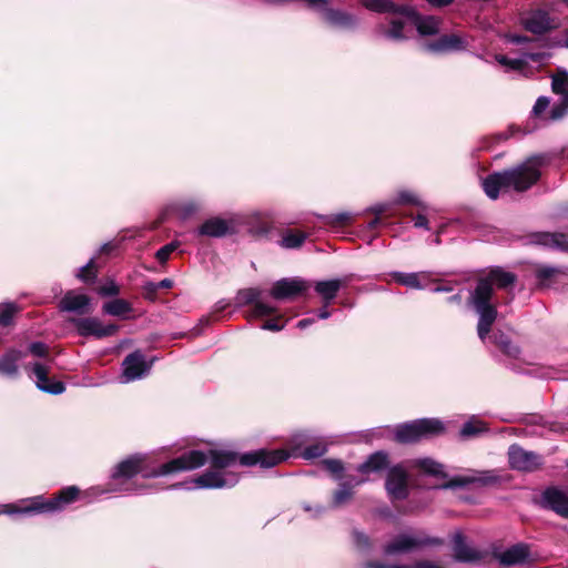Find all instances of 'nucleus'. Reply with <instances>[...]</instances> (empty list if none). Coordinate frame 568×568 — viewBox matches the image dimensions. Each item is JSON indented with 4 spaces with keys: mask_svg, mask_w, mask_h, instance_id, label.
Returning a JSON list of instances; mask_svg holds the SVG:
<instances>
[{
    "mask_svg": "<svg viewBox=\"0 0 568 568\" xmlns=\"http://www.w3.org/2000/svg\"><path fill=\"white\" fill-rule=\"evenodd\" d=\"M310 437L305 433L294 435L290 442V449H257L243 455L226 449H210L211 468L196 476L191 483H178L172 486L175 489H221L232 488L240 476L232 468L236 465L255 466L271 468L290 457H302L313 459L323 456L327 446L324 442L317 440L310 443Z\"/></svg>",
    "mask_w": 568,
    "mask_h": 568,
    "instance_id": "f257e3e1",
    "label": "nucleus"
},
{
    "mask_svg": "<svg viewBox=\"0 0 568 568\" xmlns=\"http://www.w3.org/2000/svg\"><path fill=\"white\" fill-rule=\"evenodd\" d=\"M515 281V274L501 268H494L487 276L479 278L476 287L470 292L469 303L479 316L477 333L481 342L486 341L497 318V307L493 303L495 288H507L511 286Z\"/></svg>",
    "mask_w": 568,
    "mask_h": 568,
    "instance_id": "f03ea898",
    "label": "nucleus"
},
{
    "mask_svg": "<svg viewBox=\"0 0 568 568\" xmlns=\"http://www.w3.org/2000/svg\"><path fill=\"white\" fill-rule=\"evenodd\" d=\"M365 8L377 13H394L398 17L390 20V28L385 36L393 40L406 38L404 29L407 24L416 28L422 36H433L439 31V20L433 16H420L414 8L398 6L390 0H363Z\"/></svg>",
    "mask_w": 568,
    "mask_h": 568,
    "instance_id": "7ed1b4c3",
    "label": "nucleus"
},
{
    "mask_svg": "<svg viewBox=\"0 0 568 568\" xmlns=\"http://www.w3.org/2000/svg\"><path fill=\"white\" fill-rule=\"evenodd\" d=\"M544 163V155H532L510 170L488 175L483 180V189L491 200L498 197L500 190L524 192L539 180Z\"/></svg>",
    "mask_w": 568,
    "mask_h": 568,
    "instance_id": "20e7f679",
    "label": "nucleus"
},
{
    "mask_svg": "<svg viewBox=\"0 0 568 568\" xmlns=\"http://www.w3.org/2000/svg\"><path fill=\"white\" fill-rule=\"evenodd\" d=\"M207 460L211 462L210 450L207 454L201 450H190L180 457H176L151 473H144L142 465L144 458L140 455L132 456L116 465L112 473V479H130L139 473H143V477H159L171 473L193 470L202 467Z\"/></svg>",
    "mask_w": 568,
    "mask_h": 568,
    "instance_id": "39448f33",
    "label": "nucleus"
},
{
    "mask_svg": "<svg viewBox=\"0 0 568 568\" xmlns=\"http://www.w3.org/2000/svg\"><path fill=\"white\" fill-rule=\"evenodd\" d=\"M79 489L75 486H69L59 491V494L45 500L42 496H37L27 500L28 505L18 507L16 505L1 506L0 514H30V513H54L61 510L65 505L75 500Z\"/></svg>",
    "mask_w": 568,
    "mask_h": 568,
    "instance_id": "423d86ee",
    "label": "nucleus"
},
{
    "mask_svg": "<svg viewBox=\"0 0 568 568\" xmlns=\"http://www.w3.org/2000/svg\"><path fill=\"white\" fill-rule=\"evenodd\" d=\"M444 429L443 422L437 418H420L398 425L395 428L394 437L400 444H410L423 438L439 435Z\"/></svg>",
    "mask_w": 568,
    "mask_h": 568,
    "instance_id": "0eeeda50",
    "label": "nucleus"
},
{
    "mask_svg": "<svg viewBox=\"0 0 568 568\" xmlns=\"http://www.w3.org/2000/svg\"><path fill=\"white\" fill-rule=\"evenodd\" d=\"M30 377L34 376L36 386L44 393L59 395L65 390V385L61 381L51 379L48 375L50 367L40 362L29 363L24 366Z\"/></svg>",
    "mask_w": 568,
    "mask_h": 568,
    "instance_id": "6e6552de",
    "label": "nucleus"
},
{
    "mask_svg": "<svg viewBox=\"0 0 568 568\" xmlns=\"http://www.w3.org/2000/svg\"><path fill=\"white\" fill-rule=\"evenodd\" d=\"M538 505L546 510L568 519V493L557 486L546 487L538 499Z\"/></svg>",
    "mask_w": 568,
    "mask_h": 568,
    "instance_id": "1a4fd4ad",
    "label": "nucleus"
},
{
    "mask_svg": "<svg viewBox=\"0 0 568 568\" xmlns=\"http://www.w3.org/2000/svg\"><path fill=\"white\" fill-rule=\"evenodd\" d=\"M508 463L511 469L531 473L542 465V458L540 455L514 444L508 448Z\"/></svg>",
    "mask_w": 568,
    "mask_h": 568,
    "instance_id": "9d476101",
    "label": "nucleus"
},
{
    "mask_svg": "<svg viewBox=\"0 0 568 568\" xmlns=\"http://www.w3.org/2000/svg\"><path fill=\"white\" fill-rule=\"evenodd\" d=\"M79 335L83 337L93 336L98 339L113 336L118 332V326L114 324L104 325L97 317H80L70 321Z\"/></svg>",
    "mask_w": 568,
    "mask_h": 568,
    "instance_id": "9b49d317",
    "label": "nucleus"
},
{
    "mask_svg": "<svg viewBox=\"0 0 568 568\" xmlns=\"http://www.w3.org/2000/svg\"><path fill=\"white\" fill-rule=\"evenodd\" d=\"M261 296V290L250 287L239 291L235 300L239 306L253 304L248 317H264L274 314L277 308L273 305L262 302Z\"/></svg>",
    "mask_w": 568,
    "mask_h": 568,
    "instance_id": "f8f14e48",
    "label": "nucleus"
},
{
    "mask_svg": "<svg viewBox=\"0 0 568 568\" xmlns=\"http://www.w3.org/2000/svg\"><path fill=\"white\" fill-rule=\"evenodd\" d=\"M385 487L392 500L407 498L408 475L403 465H396L388 469Z\"/></svg>",
    "mask_w": 568,
    "mask_h": 568,
    "instance_id": "ddd939ff",
    "label": "nucleus"
},
{
    "mask_svg": "<svg viewBox=\"0 0 568 568\" xmlns=\"http://www.w3.org/2000/svg\"><path fill=\"white\" fill-rule=\"evenodd\" d=\"M524 28L534 34L547 33L559 26V20L548 11L537 9L528 12L521 20Z\"/></svg>",
    "mask_w": 568,
    "mask_h": 568,
    "instance_id": "4468645a",
    "label": "nucleus"
},
{
    "mask_svg": "<svg viewBox=\"0 0 568 568\" xmlns=\"http://www.w3.org/2000/svg\"><path fill=\"white\" fill-rule=\"evenodd\" d=\"M151 363H148L145 356L135 351L129 354L122 363V382L129 383L143 378L151 369Z\"/></svg>",
    "mask_w": 568,
    "mask_h": 568,
    "instance_id": "2eb2a0df",
    "label": "nucleus"
},
{
    "mask_svg": "<svg viewBox=\"0 0 568 568\" xmlns=\"http://www.w3.org/2000/svg\"><path fill=\"white\" fill-rule=\"evenodd\" d=\"M310 287L308 282L300 278H282L275 282L270 291V295L277 301L292 300Z\"/></svg>",
    "mask_w": 568,
    "mask_h": 568,
    "instance_id": "dca6fc26",
    "label": "nucleus"
},
{
    "mask_svg": "<svg viewBox=\"0 0 568 568\" xmlns=\"http://www.w3.org/2000/svg\"><path fill=\"white\" fill-rule=\"evenodd\" d=\"M552 92L560 97L559 102L550 110V119L559 120L568 112V72L559 70L552 77L551 81Z\"/></svg>",
    "mask_w": 568,
    "mask_h": 568,
    "instance_id": "f3484780",
    "label": "nucleus"
},
{
    "mask_svg": "<svg viewBox=\"0 0 568 568\" xmlns=\"http://www.w3.org/2000/svg\"><path fill=\"white\" fill-rule=\"evenodd\" d=\"M498 479L499 477L494 470H470L466 475L452 478L442 488H463L473 484L486 486L497 483Z\"/></svg>",
    "mask_w": 568,
    "mask_h": 568,
    "instance_id": "a211bd4d",
    "label": "nucleus"
},
{
    "mask_svg": "<svg viewBox=\"0 0 568 568\" xmlns=\"http://www.w3.org/2000/svg\"><path fill=\"white\" fill-rule=\"evenodd\" d=\"M466 48V39L456 33L444 34L437 40L424 44V49L433 53L462 51L465 50Z\"/></svg>",
    "mask_w": 568,
    "mask_h": 568,
    "instance_id": "6ab92c4d",
    "label": "nucleus"
},
{
    "mask_svg": "<svg viewBox=\"0 0 568 568\" xmlns=\"http://www.w3.org/2000/svg\"><path fill=\"white\" fill-rule=\"evenodd\" d=\"M323 1L324 2L322 6H310V8L321 12L326 22L339 28H353L356 24V19L353 14L342 10L328 8V1Z\"/></svg>",
    "mask_w": 568,
    "mask_h": 568,
    "instance_id": "aec40b11",
    "label": "nucleus"
},
{
    "mask_svg": "<svg viewBox=\"0 0 568 568\" xmlns=\"http://www.w3.org/2000/svg\"><path fill=\"white\" fill-rule=\"evenodd\" d=\"M454 557L457 561L475 564L484 558V554L469 546L462 532H456L453 537Z\"/></svg>",
    "mask_w": 568,
    "mask_h": 568,
    "instance_id": "412c9836",
    "label": "nucleus"
},
{
    "mask_svg": "<svg viewBox=\"0 0 568 568\" xmlns=\"http://www.w3.org/2000/svg\"><path fill=\"white\" fill-rule=\"evenodd\" d=\"M546 58H547V54L544 52H527L517 59H510L504 54H497L495 57L496 61L500 65L505 67V69L507 71H517V72H524L528 64V61H534V62L540 63Z\"/></svg>",
    "mask_w": 568,
    "mask_h": 568,
    "instance_id": "4be33fe9",
    "label": "nucleus"
},
{
    "mask_svg": "<svg viewBox=\"0 0 568 568\" xmlns=\"http://www.w3.org/2000/svg\"><path fill=\"white\" fill-rule=\"evenodd\" d=\"M426 541L415 535L412 534H402L396 536L390 542L385 546L386 555H397L409 552L422 545H425Z\"/></svg>",
    "mask_w": 568,
    "mask_h": 568,
    "instance_id": "5701e85b",
    "label": "nucleus"
},
{
    "mask_svg": "<svg viewBox=\"0 0 568 568\" xmlns=\"http://www.w3.org/2000/svg\"><path fill=\"white\" fill-rule=\"evenodd\" d=\"M24 353L18 349H9L0 356V376L16 379L19 376V363Z\"/></svg>",
    "mask_w": 568,
    "mask_h": 568,
    "instance_id": "b1692460",
    "label": "nucleus"
},
{
    "mask_svg": "<svg viewBox=\"0 0 568 568\" xmlns=\"http://www.w3.org/2000/svg\"><path fill=\"white\" fill-rule=\"evenodd\" d=\"M365 478L349 477L347 480L339 484L338 488L333 494L332 508H339L347 504L354 495V488L364 484Z\"/></svg>",
    "mask_w": 568,
    "mask_h": 568,
    "instance_id": "393cba45",
    "label": "nucleus"
},
{
    "mask_svg": "<svg viewBox=\"0 0 568 568\" xmlns=\"http://www.w3.org/2000/svg\"><path fill=\"white\" fill-rule=\"evenodd\" d=\"M91 300L88 295L69 291L60 301V308L65 312L84 314L89 312Z\"/></svg>",
    "mask_w": 568,
    "mask_h": 568,
    "instance_id": "a878e982",
    "label": "nucleus"
},
{
    "mask_svg": "<svg viewBox=\"0 0 568 568\" xmlns=\"http://www.w3.org/2000/svg\"><path fill=\"white\" fill-rule=\"evenodd\" d=\"M530 556L529 546L519 542L516 545H513L511 547L507 548L499 555H497V558L500 564L506 566H513L518 564H524Z\"/></svg>",
    "mask_w": 568,
    "mask_h": 568,
    "instance_id": "bb28decb",
    "label": "nucleus"
},
{
    "mask_svg": "<svg viewBox=\"0 0 568 568\" xmlns=\"http://www.w3.org/2000/svg\"><path fill=\"white\" fill-rule=\"evenodd\" d=\"M388 467V455L385 452L372 454L366 462L357 466V471L362 475L379 473Z\"/></svg>",
    "mask_w": 568,
    "mask_h": 568,
    "instance_id": "cd10ccee",
    "label": "nucleus"
},
{
    "mask_svg": "<svg viewBox=\"0 0 568 568\" xmlns=\"http://www.w3.org/2000/svg\"><path fill=\"white\" fill-rule=\"evenodd\" d=\"M535 242L547 247L568 251V235L565 233H538L535 235Z\"/></svg>",
    "mask_w": 568,
    "mask_h": 568,
    "instance_id": "c85d7f7f",
    "label": "nucleus"
},
{
    "mask_svg": "<svg viewBox=\"0 0 568 568\" xmlns=\"http://www.w3.org/2000/svg\"><path fill=\"white\" fill-rule=\"evenodd\" d=\"M343 285L341 280L320 281L315 284V291L323 297V302H326V306L337 296V293Z\"/></svg>",
    "mask_w": 568,
    "mask_h": 568,
    "instance_id": "c756f323",
    "label": "nucleus"
},
{
    "mask_svg": "<svg viewBox=\"0 0 568 568\" xmlns=\"http://www.w3.org/2000/svg\"><path fill=\"white\" fill-rule=\"evenodd\" d=\"M229 225L222 219L206 220L197 230L199 235L220 237L227 233Z\"/></svg>",
    "mask_w": 568,
    "mask_h": 568,
    "instance_id": "7c9ffc66",
    "label": "nucleus"
},
{
    "mask_svg": "<svg viewBox=\"0 0 568 568\" xmlns=\"http://www.w3.org/2000/svg\"><path fill=\"white\" fill-rule=\"evenodd\" d=\"M390 276L393 277V280L403 285V286H406L408 288H414V290H422L424 288V285L420 283V277L425 276V273L424 272H420V273H416V272H412V273H405V272H392L390 273Z\"/></svg>",
    "mask_w": 568,
    "mask_h": 568,
    "instance_id": "2f4dec72",
    "label": "nucleus"
},
{
    "mask_svg": "<svg viewBox=\"0 0 568 568\" xmlns=\"http://www.w3.org/2000/svg\"><path fill=\"white\" fill-rule=\"evenodd\" d=\"M486 432H488L487 425L477 416H471L462 426L459 435L462 438H471L479 436L480 434H484Z\"/></svg>",
    "mask_w": 568,
    "mask_h": 568,
    "instance_id": "473e14b6",
    "label": "nucleus"
},
{
    "mask_svg": "<svg viewBox=\"0 0 568 568\" xmlns=\"http://www.w3.org/2000/svg\"><path fill=\"white\" fill-rule=\"evenodd\" d=\"M410 467L418 468L423 473L436 477H444V467L432 458H418L410 462Z\"/></svg>",
    "mask_w": 568,
    "mask_h": 568,
    "instance_id": "72a5a7b5",
    "label": "nucleus"
},
{
    "mask_svg": "<svg viewBox=\"0 0 568 568\" xmlns=\"http://www.w3.org/2000/svg\"><path fill=\"white\" fill-rule=\"evenodd\" d=\"M323 224L329 229H338L349 225L354 220L352 212H339L335 214L318 215Z\"/></svg>",
    "mask_w": 568,
    "mask_h": 568,
    "instance_id": "f704fd0d",
    "label": "nucleus"
},
{
    "mask_svg": "<svg viewBox=\"0 0 568 568\" xmlns=\"http://www.w3.org/2000/svg\"><path fill=\"white\" fill-rule=\"evenodd\" d=\"M103 312L112 316H124L132 311L131 304L122 298H114L103 304Z\"/></svg>",
    "mask_w": 568,
    "mask_h": 568,
    "instance_id": "c9c22d12",
    "label": "nucleus"
},
{
    "mask_svg": "<svg viewBox=\"0 0 568 568\" xmlns=\"http://www.w3.org/2000/svg\"><path fill=\"white\" fill-rule=\"evenodd\" d=\"M494 343L505 353L506 355L510 357H518L520 351L519 347L509 339L507 335L504 333H495L493 335Z\"/></svg>",
    "mask_w": 568,
    "mask_h": 568,
    "instance_id": "e433bc0d",
    "label": "nucleus"
},
{
    "mask_svg": "<svg viewBox=\"0 0 568 568\" xmlns=\"http://www.w3.org/2000/svg\"><path fill=\"white\" fill-rule=\"evenodd\" d=\"M202 209V204L195 200H186L175 205V211L180 219L187 220L195 215Z\"/></svg>",
    "mask_w": 568,
    "mask_h": 568,
    "instance_id": "4c0bfd02",
    "label": "nucleus"
},
{
    "mask_svg": "<svg viewBox=\"0 0 568 568\" xmlns=\"http://www.w3.org/2000/svg\"><path fill=\"white\" fill-rule=\"evenodd\" d=\"M20 308L16 303L0 304V327H8L13 324L14 316L19 313Z\"/></svg>",
    "mask_w": 568,
    "mask_h": 568,
    "instance_id": "58836bf2",
    "label": "nucleus"
},
{
    "mask_svg": "<svg viewBox=\"0 0 568 568\" xmlns=\"http://www.w3.org/2000/svg\"><path fill=\"white\" fill-rule=\"evenodd\" d=\"M306 237V233L288 231L283 234L280 244L284 248H297L302 246Z\"/></svg>",
    "mask_w": 568,
    "mask_h": 568,
    "instance_id": "ea45409f",
    "label": "nucleus"
},
{
    "mask_svg": "<svg viewBox=\"0 0 568 568\" xmlns=\"http://www.w3.org/2000/svg\"><path fill=\"white\" fill-rule=\"evenodd\" d=\"M77 277L85 283H89L97 277L94 258H91L85 265L78 270Z\"/></svg>",
    "mask_w": 568,
    "mask_h": 568,
    "instance_id": "a19ab883",
    "label": "nucleus"
},
{
    "mask_svg": "<svg viewBox=\"0 0 568 568\" xmlns=\"http://www.w3.org/2000/svg\"><path fill=\"white\" fill-rule=\"evenodd\" d=\"M558 273L559 270L554 266L540 265L536 270V277L539 280L540 283H546Z\"/></svg>",
    "mask_w": 568,
    "mask_h": 568,
    "instance_id": "79ce46f5",
    "label": "nucleus"
},
{
    "mask_svg": "<svg viewBox=\"0 0 568 568\" xmlns=\"http://www.w3.org/2000/svg\"><path fill=\"white\" fill-rule=\"evenodd\" d=\"M368 211L374 213L375 216H379L382 220L395 215V213L392 211V204L389 203H379L373 205L372 207L368 209Z\"/></svg>",
    "mask_w": 568,
    "mask_h": 568,
    "instance_id": "37998d69",
    "label": "nucleus"
},
{
    "mask_svg": "<svg viewBox=\"0 0 568 568\" xmlns=\"http://www.w3.org/2000/svg\"><path fill=\"white\" fill-rule=\"evenodd\" d=\"M322 463L326 470H328L333 475H336L337 479L341 478V474L344 470V465H343L342 460L327 458V459H324Z\"/></svg>",
    "mask_w": 568,
    "mask_h": 568,
    "instance_id": "c03bdc74",
    "label": "nucleus"
},
{
    "mask_svg": "<svg viewBox=\"0 0 568 568\" xmlns=\"http://www.w3.org/2000/svg\"><path fill=\"white\" fill-rule=\"evenodd\" d=\"M97 291L99 295L105 297L116 296L120 293V288L113 280H109L106 283L101 285Z\"/></svg>",
    "mask_w": 568,
    "mask_h": 568,
    "instance_id": "a18cd8bd",
    "label": "nucleus"
},
{
    "mask_svg": "<svg viewBox=\"0 0 568 568\" xmlns=\"http://www.w3.org/2000/svg\"><path fill=\"white\" fill-rule=\"evenodd\" d=\"M178 248V243L171 242L164 246H162L158 252L155 253V257L160 263H165L171 253L174 252Z\"/></svg>",
    "mask_w": 568,
    "mask_h": 568,
    "instance_id": "49530a36",
    "label": "nucleus"
},
{
    "mask_svg": "<svg viewBox=\"0 0 568 568\" xmlns=\"http://www.w3.org/2000/svg\"><path fill=\"white\" fill-rule=\"evenodd\" d=\"M550 104V100L547 97H539L532 106V114L537 118L541 116V114L548 109Z\"/></svg>",
    "mask_w": 568,
    "mask_h": 568,
    "instance_id": "de8ad7c7",
    "label": "nucleus"
},
{
    "mask_svg": "<svg viewBox=\"0 0 568 568\" xmlns=\"http://www.w3.org/2000/svg\"><path fill=\"white\" fill-rule=\"evenodd\" d=\"M29 352L36 357H47L48 346L42 342H34L29 345Z\"/></svg>",
    "mask_w": 568,
    "mask_h": 568,
    "instance_id": "09e8293b",
    "label": "nucleus"
},
{
    "mask_svg": "<svg viewBox=\"0 0 568 568\" xmlns=\"http://www.w3.org/2000/svg\"><path fill=\"white\" fill-rule=\"evenodd\" d=\"M396 202L398 203H410L415 205H420L419 201L417 200V196L409 192V191H402L397 195Z\"/></svg>",
    "mask_w": 568,
    "mask_h": 568,
    "instance_id": "8fccbe9b",
    "label": "nucleus"
},
{
    "mask_svg": "<svg viewBox=\"0 0 568 568\" xmlns=\"http://www.w3.org/2000/svg\"><path fill=\"white\" fill-rule=\"evenodd\" d=\"M158 291L159 290H158V286H156L155 282H146L143 285L144 296H145V298H148L150 301H154L155 300Z\"/></svg>",
    "mask_w": 568,
    "mask_h": 568,
    "instance_id": "3c124183",
    "label": "nucleus"
},
{
    "mask_svg": "<svg viewBox=\"0 0 568 568\" xmlns=\"http://www.w3.org/2000/svg\"><path fill=\"white\" fill-rule=\"evenodd\" d=\"M285 327V324H278L277 320H270L262 324L261 328L265 331L278 332Z\"/></svg>",
    "mask_w": 568,
    "mask_h": 568,
    "instance_id": "603ef678",
    "label": "nucleus"
},
{
    "mask_svg": "<svg viewBox=\"0 0 568 568\" xmlns=\"http://www.w3.org/2000/svg\"><path fill=\"white\" fill-rule=\"evenodd\" d=\"M414 226L418 229L429 230L428 220L425 215L418 214L414 217Z\"/></svg>",
    "mask_w": 568,
    "mask_h": 568,
    "instance_id": "864d4df0",
    "label": "nucleus"
},
{
    "mask_svg": "<svg viewBox=\"0 0 568 568\" xmlns=\"http://www.w3.org/2000/svg\"><path fill=\"white\" fill-rule=\"evenodd\" d=\"M231 305V303L226 300H220L217 301L213 308H212V313L213 314H219V313H222L223 311H225L229 306Z\"/></svg>",
    "mask_w": 568,
    "mask_h": 568,
    "instance_id": "5fc2aeb1",
    "label": "nucleus"
},
{
    "mask_svg": "<svg viewBox=\"0 0 568 568\" xmlns=\"http://www.w3.org/2000/svg\"><path fill=\"white\" fill-rule=\"evenodd\" d=\"M507 40L515 44H521L529 41L527 37L518 34H509L507 36Z\"/></svg>",
    "mask_w": 568,
    "mask_h": 568,
    "instance_id": "6e6d98bb",
    "label": "nucleus"
},
{
    "mask_svg": "<svg viewBox=\"0 0 568 568\" xmlns=\"http://www.w3.org/2000/svg\"><path fill=\"white\" fill-rule=\"evenodd\" d=\"M303 508L305 511H314V514L312 515L313 517H317L324 513L323 506H316L315 508H312L308 504H304Z\"/></svg>",
    "mask_w": 568,
    "mask_h": 568,
    "instance_id": "4d7b16f0",
    "label": "nucleus"
},
{
    "mask_svg": "<svg viewBox=\"0 0 568 568\" xmlns=\"http://www.w3.org/2000/svg\"><path fill=\"white\" fill-rule=\"evenodd\" d=\"M381 225H386V222L384 220H382L379 216H375V219H373L368 224H367V229L368 230H374Z\"/></svg>",
    "mask_w": 568,
    "mask_h": 568,
    "instance_id": "13d9d810",
    "label": "nucleus"
},
{
    "mask_svg": "<svg viewBox=\"0 0 568 568\" xmlns=\"http://www.w3.org/2000/svg\"><path fill=\"white\" fill-rule=\"evenodd\" d=\"M331 312L328 311V306H326V302H324L323 307L317 313V317L320 320H327Z\"/></svg>",
    "mask_w": 568,
    "mask_h": 568,
    "instance_id": "bf43d9fd",
    "label": "nucleus"
},
{
    "mask_svg": "<svg viewBox=\"0 0 568 568\" xmlns=\"http://www.w3.org/2000/svg\"><path fill=\"white\" fill-rule=\"evenodd\" d=\"M355 539H356L357 545H359V546L368 545L367 536L362 532H355Z\"/></svg>",
    "mask_w": 568,
    "mask_h": 568,
    "instance_id": "052dcab7",
    "label": "nucleus"
},
{
    "mask_svg": "<svg viewBox=\"0 0 568 568\" xmlns=\"http://www.w3.org/2000/svg\"><path fill=\"white\" fill-rule=\"evenodd\" d=\"M155 283H156L158 290H161V288L168 290L173 286V282L170 278H164V280H162L160 282H155Z\"/></svg>",
    "mask_w": 568,
    "mask_h": 568,
    "instance_id": "680f3d73",
    "label": "nucleus"
},
{
    "mask_svg": "<svg viewBox=\"0 0 568 568\" xmlns=\"http://www.w3.org/2000/svg\"><path fill=\"white\" fill-rule=\"evenodd\" d=\"M314 322H315L314 318H303L297 323V327L301 329H304V328L308 327L310 325L314 324Z\"/></svg>",
    "mask_w": 568,
    "mask_h": 568,
    "instance_id": "e2e57ef3",
    "label": "nucleus"
},
{
    "mask_svg": "<svg viewBox=\"0 0 568 568\" xmlns=\"http://www.w3.org/2000/svg\"><path fill=\"white\" fill-rule=\"evenodd\" d=\"M430 4L442 7L449 4L453 0H427Z\"/></svg>",
    "mask_w": 568,
    "mask_h": 568,
    "instance_id": "0e129e2a",
    "label": "nucleus"
},
{
    "mask_svg": "<svg viewBox=\"0 0 568 568\" xmlns=\"http://www.w3.org/2000/svg\"><path fill=\"white\" fill-rule=\"evenodd\" d=\"M452 291V287L448 286V285H439V286H436L433 292L435 293H442V292H450Z\"/></svg>",
    "mask_w": 568,
    "mask_h": 568,
    "instance_id": "69168bd1",
    "label": "nucleus"
},
{
    "mask_svg": "<svg viewBox=\"0 0 568 568\" xmlns=\"http://www.w3.org/2000/svg\"><path fill=\"white\" fill-rule=\"evenodd\" d=\"M460 302H462V295L459 293L448 297V303H460Z\"/></svg>",
    "mask_w": 568,
    "mask_h": 568,
    "instance_id": "338daca9",
    "label": "nucleus"
},
{
    "mask_svg": "<svg viewBox=\"0 0 568 568\" xmlns=\"http://www.w3.org/2000/svg\"><path fill=\"white\" fill-rule=\"evenodd\" d=\"M119 490L120 491H125V493H131V491H139V493H141L142 491V489H132L130 487L120 488Z\"/></svg>",
    "mask_w": 568,
    "mask_h": 568,
    "instance_id": "774afa93",
    "label": "nucleus"
}]
</instances>
